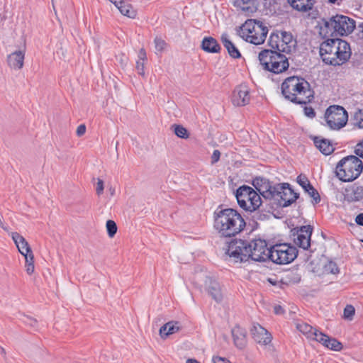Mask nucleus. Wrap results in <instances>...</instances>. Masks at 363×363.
Returning <instances> with one entry per match:
<instances>
[{
	"label": "nucleus",
	"mask_w": 363,
	"mask_h": 363,
	"mask_svg": "<svg viewBox=\"0 0 363 363\" xmlns=\"http://www.w3.org/2000/svg\"><path fill=\"white\" fill-rule=\"evenodd\" d=\"M108 191L110 194L111 196H113L115 195V193H116L115 187H113L112 186H110L108 187Z\"/></svg>",
	"instance_id": "53"
},
{
	"label": "nucleus",
	"mask_w": 363,
	"mask_h": 363,
	"mask_svg": "<svg viewBox=\"0 0 363 363\" xmlns=\"http://www.w3.org/2000/svg\"><path fill=\"white\" fill-rule=\"evenodd\" d=\"M336 50L337 52L335 51V66L344 64L351 56L350 46L343 40L338 39Z\"/></svg>",
	"instance_id": "16"
},
{
	"label": "nucleus",
	"mask_w": 363,
	"mask_h": 363,
	"mask_svg": "<svg viewBox=\"0 0 363 363\" xmlns=\"http://www.w3.org/2000/svg\"><path fill=\"white\" fill-rule=\"evenodd\" d=\"M248 242L242 240L232 242L228 247L227 253L234 258L236 262H246L249 259Z\"/></svg>",
	"instance_id": "12"
},
{
	"label": "nucleus",
	"mask_w": 363,
	"mask_h": 363,
	"mask_svg": "<svg viewBox=\"0 0 363 363\" xmlns=\"http://www.w3.org/2000/svg\"><path fill=\"white\" fill-rule=\"evenodd\" d=\"M304 112L305 114L310 118H313L315 116V112L311 107H305Z\"/></svg>",
	"instance_id": "48"
},
{
	"label": "nucleus",
	"mask_w": 363,
	"mask_h": 363,
	"mask_svg": "<svg viewBox=\"0 0 363 363\" xmlns=\"http://www.w3.org/2000/svg\"><path fill=\"white\" fill-rule=\"evenodd\" d=\"M202 49L208 52L216 53L220 50V46L217 40L212 37H206L201 43Z\"/></svg>",
	"instance_id": "28"
},
{
	"label": "nucleus",
	"mask_w": 363,
	"mask_h": 363,
	"mask_svg": "<svg viewBox=\"0 0 363 363\" xmlns=\"http://www.w3.org/2000/svg\"><path fill=\"white\" fill-rule=\"evenodd\" d=\"M297 256L296 248L287 243L275 244L270 247L269 259L278 264L291 262Z\"/></svg>",
	"instance_id": "7"
},
{
	"label": "nucleus",
	"mask_w": 363,
	"mask_h": 363,
	"mask_svg": "<svg viewBox=\"0 0 363 363\" xmlns=\"http://www.w3.org/2000/svg\"><path fill=\"white\" fill-rule=\"evenodd\" d=\"M267 179L263 178H256L253 180V186L255 187V189L259 191V188L263 185L264 182H266Z\"/></svg>",
	"instance_id": "44"
},
{
	"label": "nucleus",
	"mask_w": 363,
	"mask_h": 363,
	"mask_svg": "<svg viewBox=\"0 0 363 363\" xmlns=\"http://www.w3.org/2000/svg\"><path fill=\"white\" fill-rule=\"evenodd\" d=\"M360 26L362 28V31H363V23L361 24Z\"/></svg>",
	"instance_id": "59"
},
{
	"label": "nucleus",
	"mask_w": 363,
	"mask_h": 363,
	"mask_svg": "<svg viewBox=\"0 0 363 363\" xmlns=\"http://www.w3.org/2000/svg\"><path fill=\"white\" fill-rule=\"evenodd\" d=\"M297 182L299 184L300 186L306 191L308 187L311 185L308 178L303 174H300L297 177Z\"/></svg>",
	"instance_id": "40"
},
{
	"label": "nucleus",
	"mask_w": 363,
	"mask_h": 363,
	"mask_svg": "<svg viewBox=\"0 0 363 363\" xmlns=\"http://www.w3.org/2000/svg\"><path fill=\"white\" fill-rule=\"evenodd\" d=\"M315 147L324 155H328L332 153L334 148L330 141L325 139H320L318 137L314 138Z\"/></svg>",
	"instance_id": "31"
},
{
	"label": "nucleus",
	"mask_w": 363,
	"mask_h": 363,
	"mask_svg": "<svg viewBox=\"0 0 363 363\" xmlns=\"http://www.w3.org/2000/svg\"><path fill=\"white\" fill-rule=\"evenodd\" d=\"M254 340L263 345L269 344L272 341V335L259 324H254L250 330Z\"/></svg>",
	"instance_id": "18"
},
{
	"label": "nucleus",
	"mask_w": 363,
	"mask_h": 363,
	"mask_svg": "<svg viewBox=\"0 0 363 363\" xmlns=\"http://www.w3.org/2000/svg\"><path fill=\"white\" fill-rule=\"evenodd\" d=\"M327 28H333V33L340 35H347L351 33L355 28V22L353 19L343 15L333 16L325 23Z\"/></svg>",
	"instance_id": "10"
},
{
	"label": "nucleus",
	"mask_w": 363,
	"mask_h": 363,
	"mask_svg": "<svg viewBox=\"0 0 363 363\" xmlns=\"http://www.w3.org/2000/svg\"><path fill=\"white\" fill-rule=\"evenodd\" d=\"M26 250V249H23V251L19 252H20V253H21V254L24 257H26V254L25 253Z\"/></svg>",
	"instance_id": "57"
},
{
	"label": "nucleus",
	"mask_w": 363,
	"mask_h": 363,
	"mask_svg": "<svg viewBox=\"0 0 363 363\" xmlns=\"http://www.w3.org/2000/svg\"><path fill=\"white\" fill-rule=\"evenodd\" d=\"M186 363H199L197 360L196 359H189L187 361H186Z\"/></svg>",
	"instance_id": "56"
},
{
	"label": "nucleus",
	"mask_w": 363,
	"mask_h": 363,
	"mask_svg": "<svg viewBox=\"0 0 363 363\" xmlns=\"http://www.w3.org/2000/svg\"><path fill=\"white\" fill-rule=\"evenodd\" d=\"M274 312L275 314L281 315V314L284 313V308L281 306L276 305L274 307Z\"/></svg>",
	"instance_id": "51"
},
{
	"label": "nucleus",
	"mask_w": 363,
	"mask_h": 363,
	"mask_svg": "<svg viewBox=\"0 0 363 363\" xmlns=\"http://www.w3.org/2000/svg\"><path fill=\"white\" fill-rule=\"evenodd\" d=\"M312 228L310 225L303 226L298 231L296 235H294V241L298 247L306 250L311 245V236Z\"/></svg>",
	"instance_id": "17"
},
{
	"label": "nucleus",
	"mask_w": 363,
	"mask_h": 363,
	"mask_svg": "<svg viewBox=\"0 0 363 363\" xmlns=\"http://www.w3.org/2000/svg\"><path fill=\"white\" fill-rule=\"evenodd\" d=\"M329 2L332 3V4H335L337 2V0H328Z\"/></svg>",
	"instance_id": "58"
},
{
	"label": "nucleus",
	"mask_w": 363,
	"mask_h": 363,
	"mask_svg": "<svg viewBox=\"0 0 363 363\" xmlns=\"http://www.w3.org/2000/svg\"><path fill=\"white\" fill-rule=\"evenodd\" d=\"M325 118L330 129L340 130L347 124L348 115L343 107L334 105L327 108Z\"/></svg>",
	"instance_id": "9"
},
{
	"label": "nucleus",
	"mask_w": 363,
	"mask_h": 363,
	"mask_svg": "<svg viewBox=\"0 0 363 363\" xmlns=\"http://www.w3.org/2000/svg\"><path fill=\"white\" fill-rule=\"evenodd\" d=\"M0 226L6 231H9L8 228L4 225L3 222L0 219Z\"/></svg>",
	"instance_id": "55"
},
{
	"label": "nucleus",
	"mask_w": 363,
	"mask_h": 363,
	"mask_svg": "<svg viewBox=\"0 0 363 363\" xmlns=\"http://www.w3.org/2000/svg\"><path fill=\"white\" fill-rule=\"evenodd\" d=\"M355 313V309L352 305H347L344 308L343 317L345 319L352 320Z\"/></svg>",
	"instance_id": "37"
},
{
	"label": "nucleus",
	"mask_w": 363,
	"mask_h": 363,
	"mask_svg": "<svg viewBox=\"0 0 363 363\" xmlns=\"http://www.w3.org/2000/svg\"><path fill=\"white\" fill-rule=\"evenodd\" d=\"M245 225L244 218L235 209H217L213 213V227L220 237H234L242 232Z\"/></svg>",
	"instance_id": "1"
},
{
	"label": "nucleus",
	"mask_w": 363,
	"mask_h": 363,
	"mask_svg": "<svg viewBox=\"0 0 363 363\" xmlns=\"http://www.w3.org/2000/svg\"><path fill=\"white\" fill-rule=\"evenodd\" d=\"M213 362V363H230L228 359L220 357H214Z\"/></svg>",
	"instance_id": "50"
},
{
	"label": "nucleus",
	"mask_w": 363,
	"mask_h": 363,
	"mask_svg": "<svg viewBox=\"0 0 363 363\" xmlns=\"http://www.w3.org/2000/svg\"><path fill=\"white\" fill-rule=\"evenodd\" d=\"M277 191V185L272 186L268 180L264 182L263 185L258 191L259 196L262 195L266 199L274 198Z\"/></svg>",
	"instance_id": "30"
},
{
	"label": "nucleus",
	"mask_w": 363,
	"mask_h": 363,
	"mask_svg": "<svg viewBox=\"0 0 363 363\" xmlns=\"http://www.w3.org/2000/svg\"><path fill=\"white\" fill-rule=\"evenodd\" d=\"M357 124L359 128H363V111H359L356 115Z\"/></svg>",
	"instance_id": "45"
},
{
	"label": "nucleus",
	"mask_w": 363,
	"mask_h": 363,
	"mask_svg": "<svg viewBox=\"0 0 363 363\" xmlns=\"http://www.w3.org/2000/svg\"><path fill=\"white\" fill-rule=\"evenodd\" d=\"M277 191L274 194V198L280 199L279 203L282 206H288L294 203L298 199V194L290 188L289 184L286 183L277 184Z\"/></svg>",
	"instance_id": "13"
},
{
	"label": "nucleus",
	"mask_w": 363,
	"mask_h": 363,
	"mask_svg": "<svg viewBox=\"0 0 363 363\" xmlns=\"http://www.w3.org/2000/svg\"><path fill=\"white\" fill-rule=\"evenodd\" d=\"M206 289L212 298L219 302L222 300L223 295L218 282L211 277H207L205 281Z\"/></svg>",
	"instance_id": "21"
},
{
	"label": "nucleus",
	"mask_w": 363,
	"mask_h": 363,
	"mask_svg": "<svg viewBox=\"0 0 363 363\" xmlns=\"http://www.w3.org/2000/svg\"><path fill=\"white\" fill-rule=\"evenodd\" d=\"M250 101L249 88L245 84H240L234 89L231 101L235 106H243Z\"/></svg>",
	"instance_id": "15"
},
{
	"label": "nucleus",
	"mask_w": 363,
	"mask_h": 363,
	"mask_svg": "<svg viewBox=\"0 0 363 363\" xmlns=\"http://www.w3.org/2000/svg\"><path fill=\"white\" fill-rule=\"evenodd\" d=\"M362 161L357 156L350 155L342 158L337 164L335 173L342 182H352L362 172Z\"/></svg>",
	"instance_id": "3"
},
{
	"label": "nucleus",
	"mask_w": 363,
	"mask_h": 363,
	"mask_svg": "<svg viewBox=\"0 0 363 363\" xmlns=\"http://www.w3.org/2000/svg\"><path fill=\"white\" fill-rule=\"evenodd\" d=\"M236 199L240 207L247 211H255L262 204L259 194L248 186H242L238 189Z\"/></svg>",
	"instance_id": "6"
},
{
	"label": "nucleus",
	"mask_w": 363,
	"mask_h": 363,
	"mask_svg": "<svg viewBox=\"0 0 363 363\" xmlns=\"http://www.w3.org/2000/svg\"><path fill=\"white\" fill-rule=\"evenodd\" d=\"M318 335L319 336L316 341L322 344L323 346L334 351H340L342 350V343L336 339L330 337L323 333H320Z\"/></svg>",
	"instance_id": "24"
},
{
	"label": "nucleus",
	"mask_w": 363,
	"mask_h": 363,
	"mask_svg": "<svg viewBox=\"0 0 363 363\" xmlns=\"http://www.w3.org/2000/svg\"><path fill=\"white\" fill-rule=\"evenodd\" d=\"M120 12L129 18H134L136 16V11L133 8L132 5L124 0H121V4L117 6Z\"/></svg>",
	"instance_id": "32"
},
{
	"label": "nucleus",
	"mask_w": 363,
	"mask_h": 363,
	"mask_svg": "<svg viewBox=\"0 0 363 363\" xmlns=\"http://www.w3.org/2000/svg\"><path fill=\"white\" fill-rule=\"evenodd\" d=\"M25 51L17 50L7 57V63L10 68L19 70L21 69L24 65Z\"/></svg>",
	"instance_id": "20"
},
{
	"label": "nucleus",
	"mask_w": 363,
	"mask_h": 363,
	"mask_svg": "<svg viewBox=\"0 0 363 363\" xmlns=\"http://www.w3.org/2000/svg\"><path fill=\"white\" fill-rule=\"evenodd\" d=\"M25 267L28 274L31 275L34 272V255L33 252L26 255Z\"/></svg>",
	"instance_id": "33"
},
{
	"label": "nucleus",
	"mask_w": 363,
	"mask_h": 363,
	"mask_svg": "<svg viewBox=\"0 0 363 363\" xmlns=\"http://www.w3.org/2000/svg\"><path fill=\"white\" fill-rule=\"evenodd\" d=\"M221 41L230 57L233 58L240 57L241 55L240 51L237 47H235L234 43L229 39L228 35L226 33H223L222 35Z\"/></svg>",
	"instance_id": "27"
},
{
	"label": "nucleus",
	"mask_w": 363,
	"mask_h": 363,
	"mask_svg": "<svg viewBox=\"0 0 363 363\" xmlns=\"http://www.w3.org/2000/svg\"><path fill=\"white\" fill-rule=\"evenodd\" d=\"M305 191L307 192L311 198H313L315 203H318L320 202V195L317 190L314 189L311 184L308 187V189Z\"/></svg>",
	"instance_id": "38"
},
{
	"label": "nucleus",
	"mask_w": 363,
	"mask_h": 363,
	"mask_svg": "<svg viewBox=\"0 0 363 363\" xmlns=\"http://www.w3.org/2000/svg\"><path fill=\"white\" fill-rule=\"evenodd\" d=\"M11 238L13 240L14 243L16 244L18 252H21L23 250V249H26V254H28L30 252H32V250L28 244V242L26 241V240L21 235L18 233L14 232L11 233Z\"/></svg>",
	"instance_id": "29"
},
{
	"label": "nucleus",
	"mask_w": 363,
	"mask_h": 363,
	"mask_svg": "<svg viewBox=\"0 0 363 363\" xmlns=\"http://www.w3.org/2000/svg\"><path fill=\"white\" fill-rule=\"evenodd\" d=\"M338 38L328 39L320 45V55L323 61L328 65L335 66V51L336 50Z\"/></svg>",
	"instance_id": "14"
},
{
	"label": "nucleus",
	"mask_w": 363,
	"mask_h": 363,
	"mask_svg": "<svg viewBox=\"0 0 363 363\" xmlns=\"http://www.w3.org/2000/svg\"><path fill=\"white\" fill-rule=\"evenodd\" d=\"M111 3H113L116 7L121 4V0H109Z\"/></svg>",
	"instance_id": "54"
},
{
	"label": "nucleus",
	"mask_w": 363,
	"mask_h": 363,
	"mask_svg": "<svg viewBox=\"0 0 363 363\" xmlns=\"http://www.w3.org/2000/svg\"><path fill=\"white\" fill-rule=\"evenodd\" d=\"M104 189V181L101 179H97L96 186V193L98 196H100L103 194Z\"/></svg>",
	"instance_id": "42"
},
{
	"label": "nucleus",
	"mask_w": 363,
	"mask_h": 363,
	"mask_svg": "<svg viewBox=\"0 0 363 363\" xmlns=\"http://www.w3.org/2000/svg\"><path fill=\"white\" fill-rule=\"evenodd\" d=\"M232 335L235 345L242 350L247 345L246 330L240 326H235L232 329Z\"/></svg>",
	"instance_id": "22"
},
{
	"label": "nucleus",
	"mask_w": 363,
	"mask_h": 363,
	"mask_svg": "<svg viewBox=\"0 0 363 363\" xmlns=\"http://www.w3.org/2000/svg\"><path fill=\"white\" fill-rule=\"evenodd\" d=\"M154 42H155V49L157 51L162 52L164 50V48H166L167 43L161 38L156 37L155 38Z\"/></svg>",
	"instance_id": "39"
},
{
	"label": "nucleus",
	"mask_w": 363,
	"mask_h": 363,
	"mask_svg": "<svg viewBox=\"0 0 363 363\" xmlns=\"http://www.w3.org/2000/svg\"><path fill=\"white\" fill-rule=\"evenodd\" d=\"M296 328L298 331L306 335L307 338L315 341L319 336L318 334L321 333L316 328H313L311 325L302 321L297 322L296 323Z\"/></svg>",
	"instance_id": "23"
},
{
	"label": "nucleus",
	"mask_w": 363,
	"mask_h": 363,
	"mask_svg": "<svg viewBox=\"0 0 363 363\" xmlns=\"http://www.w3.org/2000/svg\"><path fill=\"white\" fill-rule=\"evenodd\" d=\"M108 235L110 238H113L117 232V225L112 220H108L106 224Z\"/></svg>",
	"instance_id": "36"
},
{
	"label": "nucleus",
	"mask_w": 363,
	"mask_h": 363,
	"mask_svg": "<svg viewBox=\"0 0 363 363\" xmlns=\"http://www.w3.org/2000/svg\"><path fill=\"white\" fill-rule=\"evenodd\" d=\"M220 157V152L218 150H215L213 152V155L211 156V164L216 163L219 160Z\"/></svg>",
	"instance_id": "46"
},
{
	"label": "nucleus",
	"mask_w": 363,
	"mask_h": 363,
	"mask_svg": "<svg viewBox=\"0 0 363 363\" xmlns=\"http://www.w3.org/2000/svg\"><path fill=\"white\" fill-rule=\"evenodd\" d=\"M281 92L286 99L298 104L311 102L314 95L309 83L298 77L286 78L281 84Z\"/></svg>",
	"instance_id": "2"
},
{
	"label": "nucleus",
	"mask_w": 363,
	"mask_h": 363,
	"mask_svg": "<svg viewBox=\"0 0 363 363\" xmlns=\"http://www.w3.org/2000/svg\"><path fill=\"white\" fill-rule=\"evenodd\" d=\"M138 60L145 62L147 61V55L144 48H141L138 52Z\"/></svg>",
	"instance_id": "47"
},
{
	"label": "nucleus",
	"mask_w": 363,
	"mask_h": 363,
	"mask_svg": "<svg viewBox=\"0 0 363 363\" xmlns=\"http://www.w3.org/2000/svg\"><path fill=\"white\" fill-rule=\"evenodd\" d=\"M172 128L174 130V134L182 139H187L189 137V134L186 128L181 125L174 124L172 125Z\"/></svg>",
	"instance_id": "34"
},
{
	"label": "nucleus",
	"mask_w": 363,
	"mask_h": 363,
	"mask_svg": "<svg viewBox=\"0 0 363 363\" xmlns=\"http://www.w3.org/2000/svg\"><path fill=\"white\" fill-rule=\"evenodd\" d=\"M258 57L262 67L274 74L282 73L289 66L286 55L276 50H264L259 52Z\"/></svg>",
	"instance_id": "4"
},
{
	"label": "nucleus",
	"mask_w": 363,
	"mask_h": 363,
	"mask_svg": "<svg viewBox=\"0 0 363 363\" xmlns=\"http://www.w3.org/2000/svg\"><path fill=\"white\" fill-rule=\"evenodd\" d=\"M249 259L255 262H266L269 259L270 248L265 240L258 239L248 242Z\"/></svg>",
	"instance_id": "11"
},
{
	"label": "nucleus",
	"mask_w": 363,
	"mask_h": 363,
	"mask_svg": "<svg viewBox=\"0 0 363 363\" xmlns=\"http://www.w3.org/2000/svg\"><path fill=\"white\" fill-rule=\"evenodd\" d=\"M234 6L245 15L250 16L258 9L257 0H235Z\"/></svg>",
	"instance_id": "19"
},
{
	"label": "nucleus",
	"mask_w": 363,
	"mask_h": 363,
	"mask_svg": "<svg viewBox=\"0 0 363 363\" xmlns=\"http://www.w3.org/2000/svg\"><path fill=\"white\" fill-rule=\"evenodd\" d=\"M291 6L298 11L306 12L312 9L314 0H288Z\"/></svg>",
	"instance_id": "26"
},
{
	"label": "nucleus",
	"mask_w": 363,
	"mask_h": 363,
	"mask_svg": "<svg viewBox=\"0 0 363 363\" xmlns=\"http://www.w3.org/2000/svg\"><path fill=\"white\" fill-rule=\"evenodd\" d=\"M324 270L328 274H337L339 273V268L337 266V264L333 261L328 262L324 266Z\"/></svg>",
	"instance_id": "35"
},
{
	"label": "nucleus",
	"mask_w": 363,
	"mask_h": 363,
	"mask_svg": "<svg viewBox=\"0 0 363 363\" xmlns=\"http://www.w3.org/2000/svg\"><path fill=\"white\" fill-rule=\"evenodd\" d=\"M354 153L357 156L363 158V140L356 145Z\"/></svg>",
	"instance_id": "41"
},
{
	"label": "nucleus",
	"mask_w": 363,
	"mask_h": 363,
	"mask_svg": "<svg viewBox=\"0 0 363 363\" xmlns=\"http://www.w3.org/2000/svg\"><path fill=\"white\" fill-rule=\"evenodd\" d=\"M85 132H86L85 125L81 124L77 127L76 133H77V136L80 137V136H82L83 135H84Z\"/></svg>",
	"instance_id": "49"
},
{
	"label": "nucleus",
	"mask_w": 363,
	"mask_h": 363,
	"mask_svg": "<svg viewBox=\"0 0 363 363\" xmlns=\"http://www.w3.org/2000/svg\"><path fill=\"white\" fill-rule=\"evenodd\" d=\"M145 62H143L140 60H137L136 62V70L138 71V74L144 76L145 75Z\"/></svg>",
	"instance_id": "43"
},
{
	"label": "nucleus",
	"mask_w": 363,
	"mask_h": 363,
	"mask_svg": "<svg viewBox=\"0 0 363 363\" xmlns=\"http://www.w3.org/2000/svg\"><path fill=\"white\" fill-rule=\"evenodd\" d=\"M269 45L272 49L279 52L289 54L296 48V41L291 33L282 31L280 34H272L269 37Z\"/></svg>",
	"instance_id": "8"
},
{
	"label": "nucleus",
	"mask_w": 363,
	"mask_h": 363,
	"mask_svg": "<svg viewBox=\"0 0 363 363\" xmlns=\"http://www.w3.org/2000/svg\"><path fill=\"white\" fill-rule=\"evenodd\" d=\"M268 28L260 21L249 19L241 26L240 35L246 41L260 45L265 40Z\"/></svg>",
	"instance_id": "5"
},
{
	"label": "nucleus",
	"mask_w": 363,
	"mask_h": 363,
	"mask_svg": "<svg viewBox=\"0 0 363 363\" xmlns=\"http://www.w3.org/2000/svg\"><path fill=\"white\" fill-rule=\"evenodd\" d=\"M355 222L359 225L363 226V213H359L355 218Z\"/></svg>",
	"instance_id": "52"
},
{
	"label": "nucleus",
	"mask_w": 363,
	"mask_h": 363,
	"mask_svg": "<svg viewBox=\"0 0 363 363\" xmlns=\"http://www.w3.org/2000/svg\"><path fill=\"white\" fill-rule=\"evenodd\" d=\"M182 329V325L178 321H169L162 325L160 329V335L165 339L169 335L178 333Z\"/></svg>",
	"instance_id": "25"
}]
</instances>
